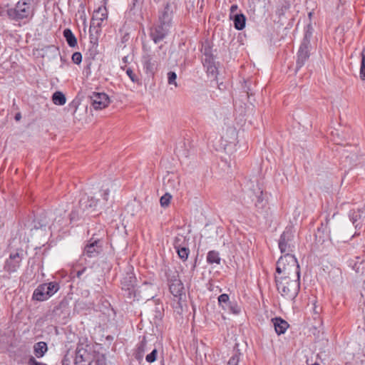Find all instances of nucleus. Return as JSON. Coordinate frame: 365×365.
I'll return each instance as SVG.
<instances>
[{"instance_id":"f257e3e1","label":"nucleus","mask_w":365,"mask_h":365,"mask_svg":"<svg viewBox=\"0 0 365 365\" xmlns=\"http://www.w3.org/2000/svg\"><path fill=\"white\" fill-rule=\"evenodd\" d=\"M274 282L277 292L287 300L294 301L300 290V276H279L275 274Z\"/></svg>"},{"instance_id":"f03ea898","label":"nucleus","mask_w":365,"mask_h":365,"mask_svg":"<svg viewBox=\"0 0 365 365\" xmlns=\"http://www.w3.org/2000/svg\"><path fill=\"white\" fill-rule=\"evenodd\" d=\"M304 37L296 56V73L298 72L308 61L311 56V51L312 48L310 41L313 35L314 28L312 24H307L304 27Z\"/></svg>"},{"instance_id":"7ed1b4c3","label":"nucleus","mask_w":365,"mask_h":365,"mask_svg":"<svg viewBox=\"0 0 365 365\" xmlns=\"http://www.w3.org/2000/svg\"><path fill=\"white\" fill-rule=\"evenodd\" d=\"M276 273L279 276H300V267L297 257L292 253L281 256L276 264Z\"/></svg>"},{"instance_id":"20e7f679","label":"nucleus","mask_w":365,"mask_h":365,"mask_svg":"<svg viewBox=\"0 0 365 365\" xmlns=\"http://www.w3.org/2000/svg\"><path fill=\"white\" fill-rule=\"evenodd\" d=\"M33 2L34 0H19L14 8L6 10L7 17L15 21L31 19L35 14V9L32 6Z\"/></svg>"},{"instance_id":"39448f33","label":"nucleus","mask_w":365,"mask_h":365,"mask_svg":"<svg viewBox=\"0 0 365 365\" xmlns=\"http://www.w3.org/2000/svg\"><path fill=\"white\" fill-rule=\"evenodd\" d=\"M106 234L103 230L94 233L85 243L82 255L88 258H96L103 252Z\"/></svg>"},{"instance_id":"423d86ee","label":"nucleus","mask_w":365,"mask_h":365,"mask_svg":"<svg viewBox=\"0 0 365 365\" xmlns=\"http://www.w3.org/2000/svg\"><path fill=\"white\" fill-rule=\"evenodd\" d=\"M50 212L44 210H37L29 215L24 222V227L29 230H39L45 228L50 222Z\"/></svg>"},{"instance_id":"0eeeda50","label":"nucleus","mask_w":365,"mask_h":365,"mask_svg":"<svg viewBox=\"0 0 365 365\" xmlns=\"http://www.w3.org/2000/svg\"><path fill=\"white\" fill-rule=\"evenodd\" d=\"M98 36L94 35V39L91 38L92 46L88 49L85 62L86 63V71L87 73H91L92 68L99 69L101 67V54L98 51Z\"/></svg>"},{"instance_id":"6e6552de","label":"nucleus","mask_w":365,"mask_h":365,"mask_svg":"<svg viewBox=\"0 0 365 365\" xmlns=\"http://www.w3.org/2000/svg\"><path fill=\"white\" fill-rule=\"evenodd\" d=\"M137 279L135 274L133 272V268L128 271L122 279L120 280V287L123 294L130 300H135L136 297V287Z\"/></svg>"},{"instance_id":"1a4fd4ad","label":"nucleus","mask_w":365,"mask_h":365,"mask_svg":"<svg viewBox=\"0 0 365 365\" xmlns=\"http://www.w3.org/2000/svg\"><path fill=\"white\" fill-rule=\"evenodd\" d=\"M294 230L292 226H288L280 235L278 245L282 253H291L294 250Z\"/></svg>"},{"instance_id":"9d476101","label":"nucleus","mask_w":365,"mask_h":365,"mask_svg":"<svg viewBox=\"0 0 365 365\" xmlns=\"http://www.w3.org/2000/svg\"><path fill=\"white\" fill-rule=\"evenodd\" d=\"M24 256L25 252L21 248L11 252L9 258L4 262V271L9 274L16 272L19 269Z\"/></svg>"},{"instance_id":"9b49d317","label":"nucleus","mask_w":365,"mask_h":365,"mask_svg":"<svg viewBox=\"0 0 365 365\" xmlns=\"http://www.w3.org/2000/svg\"><path fill=\"white\" fill-rule=\"evenodd\" d=\"M106 18L107 11L106 7L103 9L100 7L98 10L94 11L89 28L90 38L94 39V35L98 36V34L101 31V25Z\"/></svg>"},{"instance_id":"f8f14e48","label":"nucleus","mask_w":365,"mask_h":365,"mask_svg":"<svg viewBox=\"0 0 365 365\" xmlns=\"http://www.w3.org/2000/svg\"><path fill=\"white\" fill-rule=\"evenodd\" d=\"M170 29V26L156 21L150 28L149 36L155 43H158L168 36Z\"/></svg>"},{"instance_id":"ddd939ff","label":"nucleus","mask_w":365,"mask_h":365,"mask_svg":"<svg viewBox=\"0 0 365 365\" xmlns=\"http://www.w3.org/2000/svg\"><path fill=\"white\" fill-rule=\"evenodd\" d=\"M174 10L173 3L167 2L158 10L157 21L172 27Z\"/></svg>"},{"instance_id":"4468645a","label":"nucleus","mask_w":365,"mask_h":365,"mask_svg":"<svg viewBox=\"0 0 365 365\" xmlns=\"http://www.w3.org/2000/svg\"><path fill=\"white\" fill-rule=\"evenodd\" d=\"M141 63L143 71L148 77L153 78L158 71L159 63L155 55L146 53L142 56Z\"/></svg>"},{"instance_id":"2eb2a0df","label":"nucleus","mask_w":365,"mask_h":365,"mask_svg":"<svg viewBox=\"0 0 365 365\" xmlns=\"http://www.w3.org/2000/svg\"><path fill=\"white\" fill-rule=\"evenodd\" d=\"M90 103L95 110H102L108 106L110 98L105 93L93 92L89 96Z\"/></svg>"},{"instance_id":"dca6fc26","label":"nucleus","mask_w":365,"mask_h":365,"mask_svg":"<svg viewBox=\"0 0 365 365\" xmlns=\"http://www.w3.org/2000/svg\"><path fill=\"white\" fill-rule=\"evenodd\" d=\"M92 356L83 344L77 345L75 351L74 365H91Z\"/></svg>"},{"instance_id":"f3484780","label":"nucleus","mask_w":365,"mask_h":365,"mask_svg":"<svg viewBox=\"0 0 365 365\" xmlns=\"http://www.w3.org/2000/svg\"><path fill=\"white\" fill-rule=\"evenodd\" d=\"M202 62L203 66L206 68L207 74L216 77L217 74V67L216 66L215 56H210L203 57Z\"/></svg>"},{"instance_id":"a211bd4d","label":"nucleus","mask_w":365,"mask_h":365,"mask_svg":"<svg viewBox=\"0 0 365 365\" xmlns=\"http://www.w3.org/2000/svg\"><path fill=\"white\" fill-rule=\"evenodd\" d=\"M98 202V200L84 194L81 196L79 200V206L83 211L89 209L96 210Z\"/></svg>"},{"instance_id":"6ab92c4d","label":"nucleus","mask_w":365,"mask_h":365,"mask_svg":"<svg viewBox=\"0 0 365 365\" xmlns=\"http://www.w3.org/2000/svg\"><path fill=\"white\" fill-rule=\"evenodd\" d=\"M173 246L178 255V257L182 262H185L190 255V249L187 247L182 246L180 244V239L179 237L175 238Z\"/></svg>"},{"instance_id":"aec40b11","label":"nucleus","mask_w":365,"mask_h":365,"mask_svg":"<svg viewBox=\"0 0 365 365\" xmlns=\"http://www.w3.org/2000/svg\"><path fill=\"white\" fill-rule=\"evenodd\" d=\"M168 286L170 293L173 295L174 297L178 298V304L180 305V301L182 299V297L185 296L184 285L182 282L181 280H179L178 282L173 283Z\"/></svg>"},{"instance_id":"412c9836","label":"nucleus","mask_w":365,"mask_h":365,"mask_svg":"<svg viewBox=\"0 0 365 365\" xmlns=\"http://www.w3.org/2000/svg\"><path fill=\"white\" fill-rule=\"evenodd\" d=\"M272 326L274 328L275 332L277 335H281L285 333L289 328V324L287 321L281 317H274L271 319Z\"/></svg>"},{"instance_id":"4be33fe9","label":"nucleus","mask_w":365,"mask_h":365,"mask_svg":"<svg viewBox=\"0 0 365 365\" xmlns=\"http://www.w3.org/2000/svg\"><path fill=\"white\" fill-rule=\"evenodd\" d=\"M52 313L54 317H60L63 316V318H65L69 314L68 301L66 299L61 301L58 305L54 307Z\"/></svg>"},{"instance_id":"5701e85b","label":"nucleus","mask_w":365,"mask_h":365,"mask_svg":"<svg viewBox=\"0 0 365 365\" xmlns=\"http://www.w3.org/2000/svg\"><path fill=\"white\" fill-rule=\"evenodd\" d=\"M45 286L46 285L41 284L35 289L32 296L33 299L39 302H43L50 298L48 294L46 293Z\"/></svg>"},{"instance_id":"b1692460","label":"nucleus","mask_w":365,"mask_h":365,"mask_svg":"<svg viewBox=\"0 0 365 365\" xmlns=\"http://www.w3.org/2000/svg\"><path fill=\"white\" fill-rule=\"evenodd\" d=\"M146 337L143 336L142 340L138 344L136 349L133 354L135 359L138 361L143 360L145 351L146 350Z\"/></svg>"},{"instance_id":"393cba45","label":"nucleus","mask_w":365,"mask_h":365,"mask_svg":"<svg viewBox=\"0 0 365 365\" xmlns=\"http://www.w3.org/2000/svg\"><path fill=\"white\" fill-rule=\"evenodd\" d=\"M255 207L258 212L262 213L267 205V202L263 197V191L259 188L255 194Z\"/></svg>"},{"instance_id":"a878e982","label":"nucleus","mask_w":365,"mask_h":365,"mask_svg":"<svg viewBox=\"0 0 365 365\" xmlns=\"http://www.w3.org/2000/svg\"><path fill=\"white\" fill-rule=\"evenodd\" d=\"M230 19H232L234 27L237 30L241 31L245 27L246 17L243 14H235Z\"/></svg>"},{"instance_id":"bb28decb","label":"nucleus","mask_w":365,"mask_h":365,"mask_svg":"<svg viewBox=\"0 0 365 365\" xmlns=\"http://www.w3.org/2000/svg\"><path fill=\"white\" fill-rule=\"evenodd\" d=\"M363 213L364 212L361 210H350L349 213V219L353 225H354L356 229H361L362 226L361 223H357V222L361 219Z\"/></svg>"},{"instance_id":"cd10ccee","label":"nucleus","mask_w":365,"mask_h":365,"mask_svg":"<svg viewBox=\"0 0 365 365\" xmlns=\"http://www.w3.org/2000/svg\"><path fill=\"white\" fill-rule=\"evenodd\" d=\"M48 351V346L45 341H39L34 345V353L37 358L43 357Z\"/></svg>"},{"instance_id":"c85d7f7f","label":"nucleus","mask_w":365,"mask_h":365,"mask_svg":"<svg viewBox=\"0 0 365 365\" xmlns=\"http://www.w3.org/2000/svg\"><path fill=\"white\" fill-rule=\"evenodd\" d=\"M63 36L70 47L74 48L77 46V38L70 29H65Z\"/></svg>"},{"instance_id":"c756f323","label":"nucleus","mask_w":365,"mask_h":365,"mask_svg":"<svg viewBox=\"0 0 365 365\" xmlns=\"http://www.w3.org/2000/svg\"><path fill=\"white\" fill-rule=\"evenodd\" d=\"M51 98L53 103L57 106H63L66 102V96L61 91L54 92Z\"/></svg>"},{"instance_id":"7c9ffc66","label":"nucleus","mask_w":365,"mask_h":365,"mask_svg":"<svg viewBox=\"0 0 365 365\" xmlns=\"http://www.w3.org/2000/svg\"><path fill=\"white\" fill-rule=\"evenodd\" d=\"M221 261V258L220 257V254L217 251L211 250L209 251L207 255V262L210 264H212L214 263L217 264H220Z\"/></svg>"},{"instance_id":"2f4dec72","label":"nucleus","mask_w":365,"mask_h":365,"mask_svg":"<svg viewBox=\"0 0 365 365\" xmlns=\"http://www.w3.org/2000/svg\"><path fill=\"white\" fill-rule=\"evenodd\" d=\"M43 284L46 285V286H45V289H46V293L48 294L49 297H51L55 293H56L60 288L58 282H57L56 281L51 282L48 283H43Z\"/></svg>"},{"instance_id":"473e14b6","label":"nucleus","mask_w":365,"mask_h":365,"mask_svg":"<svg viewBox=\"0 0 365 365\" xmlns=\"http://www.w3.org/2000/svg\"><path fill=\"white\" fill-rule=\"evenodd\" d=\"M92 361H95L96 365H107V359L105 354L94 351Z\"/></svg>"},{"instance_id":"72a5a7b5","label":"nucleus","mask_w":365,"mask_h":365,"mask_svg":"<svg viewBox=\"0 0 365 365\" xmlns=\"http://www.w3.org/2000/svg\"><path fill=\"white\" fill-rule=\"evenodd\" d=\"M201 52L204 57L214 56L212 53V43L206 39L202 44Z\"/></svg>"},{"instance_id":"f704fd0d","label":"nucleus","mask_w":365,"mask_h":365,"mask_svg":"<svg viewBox=\"0 0 365 365\" xmlns=\"http://www.w3.org/2000/svg\"><path fill=\"white\" fill-rule=\"evenodd\" d=\"M165 276L167 278L168 285L180 280L178 272H176V271L173 272V271L170 270V269H168L165 272Z\"/></svg>"},{"instance_id":"c9c22d12","label":"nucleus","mask_w":365,"mask_h":365,"mask_svg":"<svg viewBox=\"0 0 365 365\" xmlns=\"http://www.w3.org/2000/svg\"><path fill=\"white\" fill-rule=\"evenodd\" d=\"M290 8V4L288 1L283 0L281 4L279 6L276 11V14L280 19L282 16L284 15L285 12L288 11Z\"/></svg>"},{"instance_id":"e433bc0d","label":"nucleus","mask_w":365,"mask_h":365,"mask_svg":"<svg viewBox=\"0 0 365 365\" xmlns=\"http://www.w3.org/2000/svg\"><path fill=\"white\" fill-rule=\"evenodd\" d=\"M121 68L125 70L126 74L128 76L132 82L137 83L138 85H141V81L140 78L133 72L130 68H126L125 66V67H121Z\"/></svg>"},{"instance_id":"4c0bfd02","label":"nucleus","mask_w":365,"mask_h":365,"mask_svg":"<svg viewBox=\"0 0 365 365\" xmlns=\"http://www.w3.org/2000/svg\"><path fill=\"white\" fill-rule=\"evenodd\" d=\"M218 304L224 310H227V307L231 301H230V297L227 294H220L218 298Z\"/></svg>"},{"instance_id":"58836bf2","label":"nucleus","mask_w":365,"mask_h":365,"mask_svg":"<svg viewBox=\"0 0 365 365\" xmlns=\"http://www.w3.org/2000/svg\"><path fill=\"white\" fill-rule=\"evenodd\" d=\"M361 56V60L360 64L359 77L361 81H365V49H363Z\"/></svg>"},{"instance_id":"ea45409f","label":"nucleus","mask_w":365,"mask_h":365,"mask_svg":"<svg viewBox=\"0 0 365 365\" xmlns=\"http://www.w3.org/2000/svg\"><path fill=\"white\" fill-rule=\"evenodd\" d=\"M227 310L234 314H238L241 312L240 306L235 302H230L227 307Z\"/></svg>"},{"instance_id":"a19ab883","label":"nucleus","mask_w":365,"mask_h":365,"mask_svg":"<svg viewBox=\"0 0 365 365\" xmlns=\"http://www.w3.org/2000/svg\"><path fill=\"white\" fill-rule=\"evenodd\" d=\"M171 198V195L166 192L160 199V205L163 207H168L170 202Z\"/></svg>"},{"instance_id":"79ce46f5","label":"nucleus","mask_w":365,"mask_h":365,"mask_svg":"<svg viewBox=\"0 0 365 365\" xmlns=\"http://www.w3.org/2000/svg\"><path fill=\"white\" fill-rule=\"evenodd\" d=\"M177 74L174 71H169L168 73V83L170 85H174L175 87H178V83L176 82Z\"/></svg>"},{"instance_id":"37998d69","label":"nucleus","mask_w":365,"mask_h":365,"mask_svg":"<svg viewBox=\"0 0 365 365\" xmlns=\"http://www.w3.org/2000/svg\"><path fill=\"white\" fill-rule=\"evenodd\" d=\"M158 355L157 349H153V351L145 356V360L148 363H153L156 361Z\"/></svg>"},{"instance_id":"c03bdc74","label":"nucleus","mask_w":365,"mask_h":365,"mask_svg":"<svg viewBox=\"0 0 365 365\" xmlns=\"http://www.w3.org/2000/svg\"><path fill=\"white\" fill-rule=\"evenodd\" d=\"M240 353L235 352L229 359L228 365H238L240 360Z\"/></svg>"},{"instance_id":"a18cd8bd","label":"nucleus","mask_w":365,"mask_h":365,"mask_svg":"<svg viewBox=\"0 0 365 365\" xmlns=\"http://www.w3.org/2000/svg\"><path fill=\"white\" fill-rule=\"evenodd\" d=\"M71 60L73 63L79 65L82 61V54L80 52H74L71 56Z\"/></svg>"},{"instance_id":"49530a36","label":"nucleus","mask_w":365,"mask_h":365,"mask_svg":"<svg viewBox=\"0 0 365 365\" xmlns=\"http://www.w3.org/2000/svg\"><path fill=\"white\" fill-rule=\"evenodd\" d=\"M163 307L161 306L160 307H155V318L158 319V320H161L163 317Z\"/></svg>"},{"instance_id":"de8ad7c7","label":"nucleus","mask_w":365,"mask_h":365,"mask_svg":"<svg viewBox=\"0 0 365 365\" xmlns=\"http://www.w3.org/2000/svg\"><path fill=\"white\" fill-rule=\"evenodd\" d=\"M73 358V356H69V351H67L66 354L64 355L61 364L62 365H72L71 364V359Z\"/></svg>"},{"instance_id":"09e8293b","label":"nucleus","mask_w":365,"mask_h":365,"mask_svg":"<svg viewBox=\"0 0 365 365\" xmlns=\"http://www.w3.org/2000/svg\"><path fill=\"white\" fill-rule=\"evenodd\" d=\"M145 0H133L130 6V10L135 9L136 7H141Z\"/></svg>"},{"instance_id":"8fccbe9b","label":"nucleus","mask_w":365,"mask_h":365,"mask_svg":"<svg viewBox=\"0 0 365 365\" xmlns=\"http://www.w3.org/2000/svg\"><path fill=\"white\" fill-rule=\"evenodd\" d=\"M28 365H47V364L36 361V359L34 356H31L28 360Z\"/></svg>"},{"instance_id":"3c124183","label":"nucleus","mask_w":365,"mask_h":365,"mask_svg":"<svg viewBox=\"0 0 365 365\" xmlns=\"http://www.w3.org/2000/svg\"><path fill=\"white\" fill-rule=\"evenodd\" d=\"M9 4L5 6L0 5V16H4L6 14V10L9 9Z\"/></svg>"},{"instance_id":"603ef678","label":"nucleus","mask_w":365,"mask_h":365,"mask_svg":"<svg viewBox=\"0 0 365 365\" xmlns=\"http://www.w3.org/2000/svg\"><path fill=\"white\" fill-rule=\"evenodd\" d=\"M245 83L244 89L247 93V96L249 97L250 96L253 95V93L251 92V89L247 86V82L245 81Z\"/></svg>"},{"instance_id":"864d4df0","label":"nucleus","mask_w":365,"mask_h":365,"mask_svg":"<svg viewBox=\"0 0 365 365\" xmlns=\"http://www.w3.org/2000/svg\"><path fill=\"white\" fill-rule=\"evenodd\" d=\"M245 83L244 89L247 93V96L249 97L250 96L253 95V93L251 92V89L247 86V82L245 81Z\"/></svg>"},{"instance_id":"5fc2aeb1","label":"nucleus","mask_w":365,"mask_h":365,"mask_svg":"<svg viewBox=\"0 0 365 365\" xmlns=\"http://www.w3.org/2000/svg\"><path fill=\"white\" fill-rule=\"evenodd\" d=\"M328 222H329V220H328V218L327 217V218H326V226H325V227H324V223H322L321 227H319V228L317 229V231H318L319 232H321V231H322V232H324L325 231V229L327 228V225L328 224Z\"/></svg>"},{"instance_id":"6e6d98bb","label":"nucleus","mask_w":365,"mask_h":365,"mask_svg":"<svg viewBox=\"0 0 365 365\" xmlns=\"http://www.w3.org/2000/svg\"><path fill=\"white\" fill-rule=\"evenodd\" d=\"M237 5L233 4L230 7V17L232 16V14H235L236 11L237 10Z\"/></svg>"},{"instance_id":"4d7b16f0","label":"nucleus","mask_w":365,"mask_h":365,"mask_svg":"<svg viewBox=\"0 0 365 365\" xmlns=\"http://www.w3.org/2000/svg\"><path fill=\"white\" fill-rule=\"evenodd\" d=\"M86 270V267H83V269H81V270H78L76 273V276L78 277H80L83 273Z\"/></svg>"},{"instance_id":"13d9d810","label":"nucleus","mask_w":365,"mask_h":365,"mask_svg":"<svg viewBox=\"0 0 365 365\" xmlns=\"http://www.w3.org/2000/svg\"><path fill=\"white\" fill-rule=\"evenodd\" d=\"M109 195V190L107 189L104 191L103 192V199L104 200L107 201L108 200V196Z\"/></svg>"},{"instance_id":"bf43d9fd","label":"nucleus","mask_w":365,"mask_h":365,"mask_svg":"<svg viewBox=\"0 0 365 365\" xmlns=\"http://www.w3.org/2000/svg\"><path fill=\"white\" fill-rule=\"evenodd\" d=\"M21 118V113H16L15 116H14V119L16 120V121H19Z\"/></svg>"},{"instance_id":"052dcab7","label":"nucleus","mask_w":365,"mask_h":365,"mask_svg":"<svg viewBox=\"0 0 365 365\" xmlns=\"http://www.w3.org/2000/svg\"><path fill=\"white\" fill-rule=\"evenodd\" d=\"M123 61L125 63H128V56H124L123 58Z\"/></svg>"},{"instance_id":"680f3d73","label":"nucleus","mask_w":365,"mask_h":365,"mask_svg":"<svg viewBox=\"0 0 365 365\" xmlns=\"http://www.w3.org/2000/svg\"><path fill=\"white\" fill-rule=\"evenodd\" d=\"M311 16H312V13L310 12V13L309 14V17H311Z\"/></svg>"},{"instance_id":"e2e57ef3","label":"nucleus","mask_w":365,"mask_h":365,"mask_svg":"<svg viewBox=\"0 0 365 365\" xmlns=\"http://www.w3.org/2000/svg\"><path fill=\"white\" fill-rule=\"evenodd\" d=\"M312 365H319V364L315 363V364H312Z\"/></svg>"}]
</instances>
